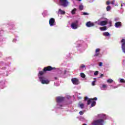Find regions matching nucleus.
<instances>
[{"label": "nucleus", "instance_id": "f257e3e1", "mask_svg": "<svg viewBox=\"0 0 125 125\" xmlns=\"http://www.w3.org/2000/svg\"><path fill=\"white\" fill-rule=\"evenodd\" d=\"M104 124V120L98 119L93 121L92 125H103Z\"/></svg>", "mask_w": 125, "mask_h": 125}, {"label": "nucleus", "instance_id": "f03ea898", "mask_svg": "<svg viewBox=\"0 0 125 125\" xmlns=\"http://www.w3.org/2000/svg\"><path fill=\"white\" fill-rule=\"evenodd\" d=\"M59 4L63 7H67V6L69 5V1L68 0H60Z\"/></svg>", "mask_w": 125, "mask_h": 125}, {"label": "nucleus", "instance_id": "7ed1b4c3", "mask_svg": "<svg viewBox=\"0 0 125 125\" xmlns=\"http://www.w3.org/2000/svg\"><path fill=\"white\" fill-rule=\"evenodd\" d=\"M44 78L43 77H39L40 81L43 84H48L49 83V81L48 80H43Z\"/></svg>", "mask_w": 125, "mask_h": 125}, {"label": "nucleus", "instance_id": "20e7f679", "mask_svg": "<svg viewBox=\"0 0 125 125\" xmlns=\"http://www.w3.org/2000/svg\"><path fill=\"white\" fill-rule=\"evenodd\" d=\"M52 70H55V67H52L50 66H48L44 67L43 69V71H44V72H49L50 71H52Z\"/></svg>", "mask_w": 125, "mask_h": 125}, {"label": "nucleus", "instance_id": "39448f33", "mask_svg": "<svg viewBox=\"0 0 125 125\" xmlns=\"http://www.w3.org/2000/svg\"><path fill=\"white\" fill-rule=\"evenodd\" d=\"M71 82L73 84L78 85L80 84V81L76 78H72L71 79Z\"/></svg>", "mask_w": 125, "mask_h": 125}, {"label": "nucleus", "instance_id": "423d86ee", "mask_svg": "<svg viewBox=\"0 0 125 125\" xmlns=\"http://www.w3.org/2000/svg\"><path fill=\"white\" fill-rule=\"evenodd\" d=\"M49 24L50 26H54L55 25V19L54 18H51L49 21Z\"/></svg>", "mask_w": 125, "mask_h": 125}, {"label": "nucleus", "instance_id": "0eeeda50", "mask_svg": "<svg viewBox=\"0 0 125 125\" xmlns=\"http://www.w3.org/2000/svg\"><path fill=\"white\" fill-rule=\"evenodd\" d=\"M64 99H65V98L62 97H57L56 98V101L57 103H61V102H63Z\"/></svg>", "mask_w": 125, "mask_h": 125}, {"label": "nucleus", "instance_id": "6e6552de", "mask_svg": "<svg viewBox=\"0 0 125 125\" xmlns=\"http://www.w3.org/2000/svg\"><path fill=\"white\" fill-rule=\"evenodd\" d=\"M86 26L88 27H93L94 26V23L93 22H91V21H88L86 23Z\"/></svg>", "mask_w": 125, "mask_h": 125}, {"label": "nucleus", "instance_id": "1a4fd4ad", "mask_svg": "<svg viewBox=\"0 0 125 125\" xmlns=\"http://www.w3.org/2000/svg\"><path fill=\"white\" fill-rule=\"evenodd\" d=\"M108 23V21H101L98 25H100V26H105V25H107Z\"/></svg>", "mask_w": 125, "mask_h": 125}, {"label": "nucleus", "instance_id": "9d476101", "mask_svg": "<svg viewBox=\"0 0 125 125\" xmlns=\"http://www.w3.org/2000/svg\"><path fill=\"white\" fill-rule=\"evenodd\" d=\"M115 27L116 28H120L122 27V22L118 21L115 23Z\"/></svg>", "mask_w": 125, "mask_h": 125}, {"label": "nucleus", "instance_id": "9b49d317", "mask_svg": "<svg viewBox=\"0 0 125 125\" xmlns=\"http://www.w3.org/2000/svg\"><path fill=\"white\" fill-rule=\"evenodd\" d=\"M100 51V49L97 48L96 49L95 53L96 54L94 55V56L97 57V56H99V52Z\"/></svg>", "mask_w": 125, "mask_h": 125}, {"label": "nucleus", "instance_id": "f8f14e48", "mask_svg": "<svg viewBox=\"0 0 125 125\" xmlns=\"http://www.w3.org/2000/svg\"><path fill=\"white\" fill-rule=\"evenodd\" d=\"M71 27H72V29H76L78 28V26L75 23H72Z\"/></svg>", "mask_w": 125, "mask_h": 125}, {"label": "nucleus", "instance_id": "ddd939ff", "mask_svg": "<svg viewBox=\"0 0 125 125\" xmlns=\"http://www.w3.org/2000/svg\"><path fill=\"white\" fill-rule=\"evenodd\" d=\"M100 30L101 31H106L107 30V27L106 26H104L100 28Z\"/></svg>", "mask_w": 125, "mask_h": 125}, {"label": "nucleus", "instance_id": "4468645a", "mask_svg": "<svg viewBox=\"0 0 125 125\" xmlns=\"http://www.w3.org/2000/svg\"><path fill=\"white\" fill-rule=\"evenodd\" d=\"M96 105V102L95 101H93L91 103V107H94Z\"/></svg>", "mask_w": 125, "mask_h": 125}, {"label": "nucleus", "instance_id": "2eb2a0df", "mask_svg": "<svg viewBox=\"0 0 125 125\" xmlns=\"http://www.w3.org/2000/svg\"><path fill=\"white\" fill-rule=\"evenodd\" d=\"M76 11H77V9L74 8L73 10H72L71 13L74 15V14H76Z\"/></svg>", "mask_w": 125, "mask_h": 125}, {"label": "nucleus", "instance_id": "dca6fc26", "mask_svg": "<svg viewBox=\"0 0 125 125\" xmlns=\"http://www.w3.org/2000/svg\"><path fill=\"white\" fill-rule=\"evenodd\" d=\"M104 36H105V37H108V36H110V33L108 32H104Z\"/></svg>", "mask_w": 125, "mask_h": 125}, {"label": "nucleus", "instance_id": "f3484780", "mask_svg": "<svg viewBox=\"0 0 125 125\" xmlns=\"http://www.w3.org/2000/svg\"><path fill=\"white\" fill-rule=\"evenodd\" d=\"M92 99H90L87 101V105H89L90 103H92Z\"/></svg>", "mask_w": 125, "mask_h": 125}, {"label": "nucleus", "instance_id": "a211bd4d", "mask_svg": "<svg viewBox=\"0 0 125 125\" xmlns=\"http://www.w3.org/2000/svg\"><path fill=\"white\" fill-rule=\"evenodd\" d=\"M111 6L108 5L106 7V11H110L111 10Z\"/></svg>", "mask_w": 125, "mask_h": 125}, {"label": "nucleus", "instance_id": "6ab92c4d", "mask_svg": "<svg viewBox=\"0 0 125 125\" xmlns=\"http://www.w3.org/2000/svg\"><path fill=\"white\" fill-rule=\"evenodd\" d=\"M59 11H60L61 12V14H62V15H64L65 14V13H66V12H65V11L61 10V9H59Z\"/></svg>", "mask_w": 125, "mask_h": 125}, {"label": "nucleus", "instance_id": "aec40b11", "mask_svg": "<svg viewBox=\"0 0 125 125\" xmlns=\"http://www.w3.org/2000/svg\"><path fill=\"white\" fill-rule=\"evenodd\" d=\"M81 77L82 78H85V74H84L83 73H81Z\"/></svg>", "mask_w": 125, "mask_h": 125}, {"label": "nucleus", "instance_id": "412c9836", "mask_svg": "<svg viewBox=\"0 0 125 125\" xmlns=\"http://www.w3.org/2000/svg\"><path fill=\"white\" fill-rule=\"evenodd\" d=\"M44 74V71L43 70L39 72V75H40V76H42V75H43Z\"/></svg>", "mask_w": 125, "mask_h": 125}, {"label": "nucleus", "instance_id": "4be33fe9", "mask_svg": "<svg viewBox=\"0 0 125 125\" xmlns=\"http://www.w3.org/2000/svg\"><path fill=\"white\" fill-rule=\"evenodd\" d=\"M107 83H113V80L112 79H108L107 80Z\"/></svg>", "mask_w": 125, "mask_h": 125}, {"label": "nucleus", "instance_id": "5701e85b", "mask_svg": "<svg viewBox=\"0 0 125 125\" xmlns=\"http://www.w3.org/2000/svg\"><path fill=\"white\" fill-rule=\"evenodd\" d=\"M79 9H80V10H83V5H80Z\"/></svg>", "mask_w": 125, "mask_h": 125}, {"label": "nucleus", "instance_id": "b1692460", "mask_svg": "<svg viewBox=\"0 0 125 125\" xmlns=\"http://www.w3.org/2000/svg\"><path fill=\"white\" fill-rule=\"evenodd\" d=\"M120 83H125V79H121L120 80Z\"/></svg>", "mask_w": 125, "mask_h": 125}, {"label": "nucleus", "instance_id": "393cba45", "mask_svg": "<svg viewBox=\"0 0 125 125\" xmlns=\"http://www.w3.org/2000/svg\"><path fill=\"white\" fill-rule=\"evenodd\" d=\"M103 65V63L102 62H99V66H100V67H102Z\"/></svg>", "mask_w": 125, "mask_h": 125}, {"label": "nucleus", "instance_id": "a878e982", "mask_svg": "<svg viewBox=\"0 0 125 125\" xmlns=\"http://www.w3.org/2000/svg\"><path fill=\"white\" fill-rule=\"evenodd\" d=\"M81 68H82V69H83V68H85V66L84 64H81Z\"/></svg>", "mask_w": 125, "mask_h": 125}, {"label": "nucleus", "instance_id": "bb28decb", "mask_svg": "<svg viewBox=\"0 0 125 125\" xmlns=\"http://www.w3.org/2000/svg\"><path fill=\"white\" fill-rule=\"evenodd\" d=\"M94 76H97L98 75V71H95L94 73Z\"/></svg>", "mask_w": 125, "mask_h": 125}, {"label": "nucleus", "instance_id": "cd10ccee", "mask_svg": "<svg viewBox=\"0 0 125 125\" xmlns=\"http://www.w3.org/2000/svg\"><path fill=\"white\" fill-rule=\"evenodd\" d=\"M110 3H111L110 1H107L106 3V5H109V4H110Z\"/></svg>", "mask_w": 125, "mask_h": 125}, {"label": "nucleus", "instance_id": "c85d7f7f", "mask_svg": "<svg viewBox=\"0 0 125 125\" xmlns=\"http://www.w3.org/2000/svg\"><path fill=\"white\" fill-rule=\"evenodd\" d=\"M88 13L86 12H83V15H88Z\"/></svg>", "mask_w": 125, "mask_h": 125}, {"label": "nucleus", "instance_id": "c756f323", "mask_svg": "<svg viewBox=\"0 0 125 125\" xmlns=\"http://www.w3.org/2000/svg\"><path fill=\"white\" fill-rule=\"evenodd\" d=\"M80 106L81 107V108L82 109H83V104H80Z\"/></svg>", "mask_w": 125, "mask_h": 125}, {"label": "nucleus", "instance_id": "7c9ffc66", "mask_svg": "<svg viewBox=\"0 0 125 125\" xmlns=\"http://www.w3.org/2000/svg\"><path fill=\"white\" fill-rule=\"evenodd\" d=\"M103 88H106V87H107V85L103 84Z\"/></svg>", "mask_w": 125, "mask_h": 125}, {"label": "nucleus", "instance_id": "2f4dec72", "mask_svg": "<svg viewBox=\"0 0 125 125\" xmlns=\"http://www.w3.org/2000/svg\"><path fill=\"white\" fill-rule=\"evenodd\" d=\"M79 114L80 115H83V112L82 111H81L79 112Z\"/></svg>", "mask_w": 125, "mask_h": 125}, {"label": "nucleus", "instance_id": "473e14b6", "mask_svg": "<svg viewBox=\"0 0 125 125\" xmlns=\"http://www.w3.org/2000/svg\"><path fill=\"white\" fill-rule=\"evenodd\" d=\"M111 4H115V0L110 2Z\"/></svg>", "mask_w": 125, "mask_h": 125}, {"label": "nucleus", "instance_id": "72a5a7b5", "mask_svg": "<svg viewBox=\"0 0 125 125\" xmlns=\"http://www.w3.org/2000/svg\"><path fill=\"white\" fill-rule=\"evenodd\" d=\"M92 85H95V81H93L92 82Z\"/></svg>", "mask_w": 125, "mask_h": 125}, {"label": "nucleus", "instance_id": "f704fd0d", "mask_svg": "<svg viewBox=\"0 0 125 125\" xmlns=\"http://www.w3.org/2000/svg\"><path fill=\"white\" fill-rule=\"evenodd\" d=\"M92 101H93V100H97V98L95 97V98L92 99Z\"/></svg>", "mask_w": 125, "mask_h": 125}, {"label": "nucleus", "instance_id": "c9c22d12", "mask_svg": "<svg viewBox=\"0 0 125 125\" xmlns=\"http://www.w3.org/2000/svg\"><path fill=\"white\" fill-rule=\"evenodd\" d=\"M87 99H88V98L87 97H85L84 98V100H87Z\"/></svg>", "mask_w": 125, "mask_h": 125}, {"label": "nucleus", "instance_id": "e433bc0d", "mask_svg": "<svg viewBox=\"0 0 125 125\" xmlns=\"http://www.w3.org/2000/svg\"><path fill=\"white\" fill-rule=\"evenodd\" d=\"M67 73V70H64V75H65V74H66Z\"/></svg>", "mask_w": 125, "mask_h": 125}, {"label": "nucleus", "instance_id": "4c0bfd02", "mask_svg": "<svg viewBox=\"0 0 125 125\" xmlns=\"http://www.w3.org/2000/svg\"><path fill=\"white\" fill-rule=\"evenodd\" d=\"M104 76L103 74H101L100 78H102Z\"/></svg>", "mask_w": 125, "mask_h": 125}, {"label": "nucleus", "instance_id": "58836bf2", "mask_svg": "<svg viewBox=\"0 0 125 125\" xmlns=\"http://www.w3.org/2000/svg\"><path fill=\"white\" fill-rule=\"evenodd\" d=\"M99 116H104V114H100Z\"/></svg>", "mask_w": 125, "mask_h": 125}, {"label": "nucleus", "instance_id": "ea45409f", "mask_svg": "<svg viewBox=\"0 0 125 125\" xmlns=\"http://www.w3.org/2000/svg\"><path fill=\"white\" fill-rule=\"evenodd\" d=\"M58 105H60V107H62V105H61V104H58Z\"/></svg>", "mask_w": 125, "mask_h": 125}, {"label": "nucleus", "instance_id": "a19ab883", "mask_svg": "<svg viewBox=\"0 0 125 125\" xmlns=\"http://www.w3.org/2000/svg\"><path fill=\"white\" fill-rule=\"evenodd\" d=\"M55 80H57V77H55Z\"/></svg>", "mask_w": 125, "mask_h": 125}, {"label": "nucleus", "instance_id": "79ce46f5", "mask_svg": "<svg viewBox=\"0 0 125 125\" xmlns=\"http://www.w3.org/2000/svg\"><path fill=\"white\" fill-rule=\"evenodd\" d=\"M83 125H87L86 124H83Z\"/></svg>", "mask_w": 125, "mask_h": 125}, {"label": "nucleus", "instance_id": "37998d69", "mask_svg": "<svg viewBox=\"0 0 125 125\" xmlns=\"http://www.w3.org/2000/svg\"><path fill=\"white\" fill-rule=\"evenodd\" d=\"M79 0V1H81L82 0Z\"/></svg>", "mask_w": 125, "mask_h": 125}, {"label": "nucleus", "instance_id": "c03bdc74", "mask_svg": "<svg viewBox=\"0 0 125 125\" xmlns=\"http://www.w3.org/2000/svg\"><path fill=\"white\" fill-rule=\"evenodd\" d=\"M110 24H111V22H110Z\"/></svg>", "mask_w": 125, "mask_h": 125}]
</instances>
